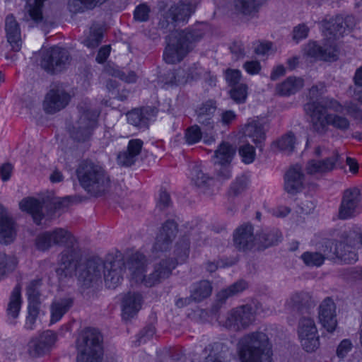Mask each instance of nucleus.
<instances>
[{
  "label": "nucleus",
  "mask_w": 362,
  "mask_h": 362,
  "mask_svg": "<svg viewBox=\"0 0 362 362\" xmlns=\"http://www.w3.org/2000/svg\"><path fill=\"white\" fill-rule=\"evenodd\" d=\"M206 28L197 24L184 30L171 32L168 36L167 46L163 59L168 64H176L182 61L192 49L193 45L200 41L206 34Z\"/></svg>",
  "instance_id": "1"
},
{
  "label": "nucleus",
  "mask_w": 362,
  "mask_h": 362,
  "mask_svg": "<svg viewBox=\"0 0 362 362\" xmlns=\"http://www.w3.org/2000/svg\"><path fill=\"white\" fill-rule=\"evenodd\" d=\"M75 175L80 186L90 196L99 197L108 192L111 180L105 168L90 159L81 160L76 166Z\"/></svg>",
  "instance_id": "2"
},
{
  "label": "nucleus",
  "mask_w": 362,
  "mask_h": 362,
  "mask_svg": "<svg viewBox=\"0 0 362 362\" xmlns=\"http://www.w3.org/2000/svg\"><path fill=\"white\" fill-rule=\"evenodd\" d=\"M237 349L241 362H272V346L267 335L262 332L243 335Z\"/></svg>",
  "instance_id": "3"
},
{
  "label": "nucleus",
  "mask_w": 362,
  "mask_h": 362,
  "mask_svg": "<svg viewBox=\"0 0 362 362\" xmlns=\"http://www.w3.org/2000/svg\"><path fill=\"white\" fill-rule=\"evenodd\" d=\"M196 4L189 1H180L172 5L167 11L166 3L160 1L158 3L160 11H163L158 22V27L160 29L172 30L175 28L176 23H186L196 9Z\"/></svg>",
  "instance_id": "4"
},
{
  "label": "nucleus",
  "mask_w": 362,
  "mask_h": 362,
  "mask_svg": "<svg viewBox=\"0 0 362 362\" xmlns=\"http://www.w3.org/2000/svg\"><path fill=\"white\" fill-rule=\"evenodd\" d=\"M102 337L95 329H86L77 340L78 349L81 354L77 362H100L102 356Z\"/></svg>",
  "instance_id": "5"
},
{
  "label": "nucleus",
  "mask_w": 362,
  "mask_h": 362,
  "mask_svg": "<svg viewBox=\"0 0 362 362\" xmlns=\"http://www.w3.org/2000/svg\"><path fill=\"white\" fill-rule=\"evenodd\" d=\"M255 321V311L251 305L245 304L231 309L226 317L223 326L239 332L247 329Z\"/></svg>",
  "instance_id": "6"
},
{
  "label": "nucleus",
  "mask_w": 362,
  "mask_h": 362,
  "mask_svg": "<svg viewBox=\"0 0 362 362\" xmlns=\"http://www.w3.org/2000/svg\"><path fill=\"white\" fill-rule=\"evenodd\" d=\"M82 257V252L78 245L64 248L59 255L57 274L64 277L76 275L81 271Z\"/></svg>",
  "instance_id": "7"
},
{
  "label": "nucleus",
  "mask_w": 362,
  "mask_h": 362,
  "mask_svg": "<svg viewBox=\"0 0 362 362\" xmlns=\"http://www.w3.org/2000/svg\"><path fill=\"white\" fill-rule=\"evenodd\" d=\"M70 62L69 52L59 47H53L41 52L40 66L48 73L62 71Z\"/></svg>",
  "instance_id": "8"
},
{
  "label": "nucleus",
  "mask_w": 362,
  "mask_h": 362,
  "mask_svg": "<svg viewBox=\"0 0 362 362\" xmlns=\"http://www.w3.org/2000/svg\"><path fill=\"white\" fill-rule=\"evenodd\" d=\"M361 193L358 188L351 187L343 192L338 210V218L347 220L356 217L361 212Z\"/></svg>",
  "instance_id": "9"
},
{
  "label": "nucleus",
  "mask_w": 362,
  "mask_h": 362,
  "mask_svg": "<svg viewBox=\"0 0 362 362\" xmlns=\"http://www.w3.org/2000/svg\"><path fill=\"white\" fill-rule=\"evenodd\" d=\"M328 125L341 132H346L349 129L351 122L347 117L337 114L329 113L325 117L318 111L314 114L312 126L315 132L325 134L327 132Z\"/></svg>",
  "instance_id": "10"
},
{
  "label": "nucleus",
  "mask_w": 362,
  "mask_h": 362,
  "mask_svg": "<svg viewBox=\"0 0 362 362\" xmlns=\"http://www.w3.org/2000/svg\"><path fill=\"white\" fill-rule=\"evenodd\" d=\"M298 334L301 346L307 352H313L320 346L319 336L315 321L310 317L300 319Z\"/></svg>",
  "instance_id": "11"
},
{
  "label": "nucleus",
  "mask_w": 362,
  "mask_h": 362,
  "mask_svg": "<svg viewBox=\"0 0 362 362\" xmlns=\"http://www.w3.org/2000/svg\"><path fill=\"white\" fill-rule=\"evenodd\" d=\"M322 255L325 259L339 260L345 264H352L357 261V255L348 250L345 240L343 242L329 240L326 242Z\"/></svg>",
  "instance_id": "12"
},
{
  "label": "nucleus",
  "mask_w": 362,
  "mask_h": 362,
  "mask_svg": "<svg viewBox=\"0 0 362 362\" xmlns=\"http://www.w3.org/2000/svg\"><path fill=\"white\" fill-rule=\"evenodd\" d=\"M356 24L355 18L351 15H337L323 24L324 35L329 40L341 37L346 29H352Z\"/></svg>",
  "instance_id": "13"
},
{
  "label": "nucleus",
  "mask_w": 362,
  "mask_h": 362,
  "mask_svg": "<svg viewBox=\"0 0 362 362\" xmlns=\"http://www.w3.org/2000/svg\"><path fill=\"white\" fill-rule=\"evenodd\" d=\"M177 259L174 258L162 259L153 266V272L145 280V286L151 287L169 278L177 267Z\"/></svg>",
  "instance_id": "14"
},
{
  "label": "nucleus",
  "mask_w": 362,
  "mask_h": 362,
  "mask_svg": "<svg viewBox=\"0 0 362 362\" xmlns=\"http://www.w3.org/2000/svg\"><path fill=\"white\" fill-rule=\"evenodd\" d=\"M177 233V225L173 220L166 221L162 226L156 236L152 252L157 255L158 252L168 251Z\"/></svg>",
  "instance_id": "15"
},
{
  "label": "nucleus",
  "mask_w": 362,
  "mask_h": 362,
  "mask_svg": "<svg viewBox=\"0 0 362 362\" xmlns=\"http://www.w3.org/2000/svg\"><path fill=\"white\" fill-rule=\"evenodd\" d=\"M70 100V95L60 86H55L46 95L43 106L46 112L55 113L64 108Z\"/></svg>",
  "instance_id": "16"
},
{
  "label": "nucleus",
  "mask_w": 362,
  "mask_h": 362,
  "mask_svg": "<svg viewBox=\"0 0 362 362\" xmlns=\"http://www.w3.org/2000/svg\"><path fill=\"white\" fill-rule=\"evenodd\" d=\"M253 226L244 223L238 227L233 233V242L238 250H251L257 245V235H254Z\"/></svg>",
  "instance_id": "17"
},
{
  "label": "nucleus",
  "mask_w": 362,
  "mask_h": 362,
  "mask_svg": "<svg viewBox=\"0 0 362 362\" xmlns=\"http://www.w3.org/2000/svg\"><path fill=\"white\" fill-rule=\"evenodd\" d=\"M304 54L315 60L336 61L338 50L335 45L322 47L316 42H309L304 47Z\"/></svg>",
  "instance_id": "18"
},
{
  "label": "nucleus",
  "mask_w": 362,
  "mask_h": 362,
  "mask_svg": "<svg viewBox=\"0 0 362 362\" xmlns=\"http://www.w3.org/2000/svg\"><path fill=\"white\" fill-rule=\"evenodd\" d=\"M339 157L338 153L335 152L332 156L325 159H310L305 165V172L309 175L317 178L320 177L334 169Z\"/></svg>",
  "instance_id": "19"
},
{
  "label": "nucleus",
  "mask_w": 362,
  "mask_h": 362,
  "mask_svg": "<svg viewBox=\"0 0 362 362\" xmlns=\"http://www.w3.org/2000/svg\"><path fill=\"white\" fill-rule=\"evenodd\" d=\"M124 262L122 258L104 263V279L107 287L116 288L123 279Z\"/></svg>",
  "instance_id": "20"
},
{
  "label": "nucleus",
  "mask_w": 362,
  "mask_h": 362,
  "mask_svg": "<svg viewBox=\"0 0 362 362\" xmlns=\"http://www.w3.org/2000/svg\"><path fill=\"white\" fill-rule=\"evenodd\" d=\"M320 322L329 332L335 330L337 325L336 305L334 300L327 297L320 303L318 308Z\"/></svg>",
  "instance_id": "21"
},
{
  "label": "nucleus",
  "mask_w": 362,
  "mask_h": 362,
  "mask_svg": "<svg viewBox=\"0 0 362 362\" xmlns=\"http://www.w3.org/2000/svg\"><path fill=\"white\" fill-rule=\"evenodd\" d=\"M127 267L132 279L145 286V280L148 278V276L144 274L147 268L146 256L139 252L133 253L127 260Z\"/></svg>",
  "instance_id": "22"
},
{
  "label": "nucleus",
  "mask_w": 362,
  "mask_h": 362,
  "mask_svg": "<svg viewBox=\"0 0 362 362\" xmlns=\"http://www.w3.org/2000/svg\"><path fill=\"white\" fill-rule=\"evenodd\" d=\"M216 102L208 100L202 103L195 110L197 122L204 127V131L211 132L214 130L215 122L214 116L216 111Z\"/></svg>",
  "instance_id": "23"
},
{
  "label": "nucleus",
  "mask_w": 362,
  "mask_h": 362,
  "mask_svg": "<svg viewBox=\"0 0 362 362\" xmlns=\"http://www.w3.org/2000/svg\"><path fill=\"white\" fill-rule=\"evenodd\" d=\"M156 114L155 109L150 107L135 108L127 113V122L139 129L146 130L149 127L150 120Z\"/></svg>",
  "instance_id": "24"
},
{
  "label": "nucleus",
  "mask_w": 362,
  "mask_h": 362,
  "mask_svg": "<svg viewBox=\"0 0 362 362\" xmlns=\"http://www.w3.org/2000/svg\"><path fill=\"white\" fill-rule=\"evenodd\" d=\"M304 174L299 165L291 167L284 176V189L290 194H296L304 187Z\"/></svg>",
  "instance_id": "25"
},
{
  "label": "nucleus",
  "mask_w": 362,
  "mask_h": 362,
  "mask_svg": "<svg viewBox=\"0 0 362 362\" xmlns=\"http://www.w3.org/2000/svg\"><path fill=\"white\" fill-rule=\"evenodd\" d=\"M143 144V141L139 139L129 140L127 150L118 153L117 157V163L125 167H129L134 164L141 153Z\"/></svg>",
  "instance_id": "26"
},
{
  "label": "nucleus",
  "mask_w": 362,
  "mask_h": 362,
  "mask_svg": "<svg viewBox=\"0 0 362 362\" xmlns=\"http://www.w3.org/2000/svg\"><path fill=\"white\" fill-rule=\"evenodd\" d=\"M315 303L311 294L306 291H297L292 293L286 300V308L291 312H303L313 307Z\"/></svg>",
  "instance_id": "27"
},
{
  "label": "nucleus",
  "mask_w": 362,
  "mask_h": 362,
  "mask_svg": "<svg viewBox=\"0 0 362 362\" xmlns=\"http://www.w3.org/2000/svg\"><path fill=\"white\" fill-rule=\"evenodd\" d=\"M341 109V104L333 98H323L321 101L309 102L304 105V110L310 116L312 124L313 117L317 111L322 114V117H325L327 114L326 113L327 110L339 112Z\"/></svg>",
  "instance_id": "28"
},
{
  "label": "nucleus",
  "mask_w": 362,
  "mask_h": 362,
  "mask_svg": "<svg viewBox=\"0 0 362 362\" xmlns=\"http://www.w3.org/2000/svg\"><path fill=\"white\" fill-rule=\"evenodd\" d=\"M5 31L8 42L12 50L18 52L22 46V38L19 24L15 17L11 14L5 20Z\"/></svg>",
  "instance_id": "29"
},
{
  "label": "nucleus",
  "mask_w": 362,
  "mask_h": 362,
  "mask_svg": "<svg viewBox=\"0 0 362 362\" xmlns=\"http://www.w3.org/2000/svg\"><path fill=\"white\" fill-rule=\"evenodd\" d=\"M143 298L141 293L128 292L122 298V317L128 320L133 317L141 308Z\"/></svg>",
  "instance_id": "30"
},
{
  "label": "nucleus",
  "mask_w": 362,
  "mask_h": 362,
  "mask_svg": "<svg viewBox=\"0 0 362 362\" xmlns=\"http://www.w3.org/2000/svg\"><path fill=\"white\" fill-rule=\"evenodd\" d=\"M104 269V264L100 259L92 258L87 261L86 269L79 272L78 279L83 281L85 286L90 284L101 276V271Z\"/></svg>",
  "instance_id": "31"
},
{
  "label": "nucleus",
  "mask_w": 362,
  "mask_h": 362,
  "mask_svg": "<svg viewBox=\"0 0 362 362\" xmlns=\"http://www.w3.org/2000/svg\"><path fill=\"white\" fill-rule=\"evenodd\" d=\"M16 237V229L13 220L4 211L0 206V243L8 245Z\"/></svg>",
  "instance_id": "32"
},
{
  "label": "nucleus",
  "mask_w": 362,
  "mask_h": 362,
  "mask_svg": "<svg viewBox=\"0 0 362 362\" xmlns=\"http://www.w3.org/2000/svg\"><path fill=\"white\" fill-rule=\"evenodd\" d=\"M243 134L245 136L252 139L260 151H262L264 142L266 139L264 126L259 121L251 120L244 127Z\"/></svg>",
  "instance_id": "33"
},
{
  "label": "nucleus",
  "mask_w": 362,
  "mask_h": 362,
  "mask_svg": "<svg viewBox=\"0 0 362 362\" xmlns=\"http://www.w3.org/2000/svg\"><path fill=\"white\" fill-rule=\"evenodd\" d=\"M78 108L79 116L74 124H77L78 129L85 128L93 132L98 125L99 112L90 107H84L81 105H79Z\"/></svg>",
  "instance_id": "34"
},
{
  "label": "nucleus",
  "mask_w": 362,
  "mask_h": 362,
  "mask_svg": "<svg viewBox=\"0 0 362 362\" xmlns=\"http://www.w3.org/2000/svg\"><path fill=\"white\" fill-rule=\"evenodd\" d=\"M267 0H234L235 11L238 14L254 17Z\"/></svg>",
  "instance_id": "35"
},
{
  "label": "nucleus",
  "mask_w": 362,
  "mask_h": 362,
  "mask_svg": "<svg viewBox=\"0 0 362 362\" xmlns=\"http://www.w3.org/2000/svg\"><path fill=\"white\" fill-rule=\"evenodd\" d=\"M74 300L71 298H64L54 300L50 305V324L56 323L72 307Z\"/></svg>",
  "instance_id": "36"
},
{
  "label": "nucleus",
  "mask_w": 362,
  "mask_h": 362,
  "mask_svg": "<svg viewBox=\"0 0 362 362\" xmlns=\"http://www.w3.org/2000/svg\"><path fill=\"white\" fill-rule=\"evenodd\" d=\"M19 206L22 211H27L32 215L36 224H40L43 218L42 213V205L38 199L32 197L23 199L19 203Z\"/></svg>",
  "instance_id": "37"
},
{
  "label": "nucleus",
  "mask_w": 362,
  "mask_h": 362,
  "mask_svg": "<svg viewBox=\"0 0 362 362\" xmlns=\"http://www.w3.org/2000/svg\"><path fill=\"white\" fill-rule=\"evenodd\" d=\"M21 303V287L16 286L11 292L6 308V315L8 319L11 320V323H16L14 320L18 317Z\"/></svg>",
  "instance_id": "38"
},
{
  "label": "nucleus",
  "mask_w": 362,
  "mask_h": 362,
  "mask_svg": "<svg viewBox=\"0 0 362 362\" xmlns=\"http://www.w3.org/2000/svg\"><path fill=\"white\" fill-rule=\"evenodd\" d=\"M303 84V80L301 78L289 76L276 86V91L280 95H290L300 90Z\"/></svg>",
  "instance_id": "39"
},
{
  "label": "nucleus",
  "mask_w": 362,
  "mask_h": 362,
  "mask_svg": "<svg viewBox=\"0 0 362 362\" xmlns=\"http://www.w3.org/2000/svg\"><path fill=\"white\" fill-rule=\"evenodd\" d=\"M192 180L201 191L207 194H211L210 186L213 181L212 177L205 174L200 166L195 165L192 169Z\"/></svg>",
  "instance_id": "40"
},
{
  "label": "nucleus",
  "mask_w": 362,
  "mask_h": 362,
  "mask_svg": "<svg viewBox=\"0 0 362 362\" xmlns=\"http://www.w3.org/2000/svg\"><path fill=\"white\" fill-rule=\"evenodd\" d=\"M45 0H28L25 6V12L30 18L37 24H42L45 28V21L42 16V8Z\"/></svg>",
  "instance_id": "41"
},
{
  "label": "nucleus",
  "mask_w": 362,
  "mask_h": 362,
  "mask_svg": "<svg viewBox=\"0 0 362 362\" xmlns=\"http://www.w3.org/2000/svg\"><path fill=\"white\" fill-rule=\"evenodd\" d=\"M281 233L278 229L265 230L257 234L258 247H268L277 244L281 240Z\"/></svg>",
  "instance_id": "42"
},
{
  "label": "nucleus",
  "mask_w": 362,
  "mask_h": 362,
  "mask_svg": "<svg viewBox=\"0 0 362 362\" xmlns=\"http://www.w3.org/2000/svg\"><path fill=\"white\" fill-rule=\"evenodd\" d=\"M54 245H63L65 248L77 245V241L74 236L64 228H56L50 231Z\"/></svg>",
  "instance_id": "43"
},
{
  "label": "nucleus",
  "mask_w": 362,
  "mask_h": 362,
  "mask_svg": "<svg viewBox=\"0 0 362 362\" xmlns=\"http://www.w3.org/2000/svg\"><path fill=\"white\" fill-rule=\"evenodd\" d=\"M212 286L210 281L202 280L194 283L191 289V296L195 302H200L211 296Z\"/></svg>",
  "instance_id": "44"
},
{
  "label": "nucleus",
  "mask_w": 362,
  "mask_h": 362,
  "mask_svg": "<svg viewBox=\"0 0 362 362\" xmlns=\"http://www.w3.org/2000/svg\"><path fill=\"white\" fill-rule=\"evenodd\" d=\"M248 288V284L246 281L240 279L228 288L221 290L217 294V300L221 303L233 296L237 295Z\"/></svg>",
  "instance_id": "45"
},
{
  "label": "nucleus",
  "mask_w": 362,
  "mask_h": 362,
  "mask_svg": "<svg viewBox=\"0 0 362 362\" xmlns=\"http://www.w3.org/2000/svg\"><path fill=\"white\" fill-rule=\"evenodd\" d=\"M234 155L232 146L226 142L221 143L216 150L214 157L216 159L215 163L218 165L229 164Z\"/></svg>",
  "instance_id": "46"
},
{
  "label": "nucleus",
  "mask_w": 362,
  "mask_h": 362,
  "mask_svg": "<svg viewBox=\"0 0 362 362\" xmlns=\"http://www.w3.org/2000/svg\"><path fill=\"white\" fill-rule=\"evenodd\" d=\"M296 143V139L294 134L289 132L274 141L273 145L276 146L279 151L290 154L294 151Z\"/></svg>",
  "instance_id": "47"
},
{
  "label": "nucleus",
  "mask_w": 362,
  "mask_h": 362,
  "mask_svg": "<svg viewBox=\"0 0 362 362\" xmlns=\"http://www.w3.org/2000/svg\"><path fill=\"white\" fill-rule=\"evenodd\" d=\"M42 284L40 279L32 280L26 288V294L28 296V305H40V287Z\"/></svg>",
  "instance_id": "48"
},
{
  "label": "nucleus",
  "mask_w": 362,
  "mask_h": 362,
  "mask_svg": "<svg viewBox=\"0 0 362 362\" xmlns=\"http://www.w3.org/2000/svg\"><path fill=\"white\" fill-rule=\"evenodd\" d=\"M221 349L222 344L220 343L207 346L204 349V351L208 353V355L203 362H227Z\"/></svg>",
  "instance_id": "49"
},
{
  "label": "nucleus",
  "mask_w": 362,
  "mask_h": 362,
  "mask_svg": "<svg viewBox=\"0 0 362 362\" xmlns=\"http://www.w3.org/2000/svg\"><path fill=\"white\" fill-rule=\"evenodd\" d=\"M17 260L14 257L0 252V280L5 278L16 267Z\"/></svg>",
  "instance_id": "50"
},
{
  "label": "nucleus",
  "mask_w": 362,
  "mask_h": 362,
  "mask_svg": "<svg viewBox=\"0 0 362 362\" xmlns=\"http://www.w3.org/2000/svg\"><path fill=\"white\" fill-rule=\"evenodd\" d=\"M300 258L308 267H320L325 261V257L322 253L317 252H305Z\"/></svg>",
  "instance_id": "51"
},
{
  "label": "nucleus",
  "mask_w": 362,
  "mask_h": 362,
  "mask_svg": "<svg viewBox=\"0 0 362 362\" xmlns=\"http://www.w3.org/2000/svg\"><path fill=\"white\" fill-rule=\"evenodd\" d=\"M67 7L69 11L74 14L83 13L94 8L89 0H68Z\"/></svg>",
  "instance_id": "52"
},
{
  "label": "nucleus",
  "mask_w": 362,
  "mask_h": 362,
  "mask_svg": "<svg viewBox=\"0 0 362 362\" xmlns=\"http://www.w3.org/2000/svg\"><path fill=\"white\" fill-rule=\"evenodd\" d=\"M93 132L85 128H77V124H74L69 129L70 136L77 142H86L88 141Z\"/></svg>",
  "instance_id": "53"
},
{
  "label": "nucleus",
  "mask_w": 362,
  "mask_h": 362,
  "mask_svg": "<svg viewBox=\"0 0 362 362\" xmlns=\"http://www.w3.org/2000/svg\"><path fill=\"white\" fill-rule=\"evenodd\" d=\"M230 95L236 103H244L247 97V86L240 83L233 86L230 90Z\"/></svg>",
  "instance_id": "54"
},
{
  "label": "nucleus",
  "mask_w": 362,
  "mask_h": 362,
  "mask_svg": "<svg viewBox=\"0 0 362 362\" xmlns=\"http://www.w3.org/2000/svg\"><path fill=\"white\" fill-rule=\"evenodd\" d=\"M49 349L43 342L35 338L28 343V351L32 357H37L45 354Z\"/></svg>",
  "instance_id": "55"
},
{
  "label": "nucleus",
  "mask_w": 362,
  "mask_h": 362,
  "mask_svg": "<svg viewBox=\"0 0 362 362\" xmlns=\"http://www.w3.org/2000/svg\"><path fill=\"white\" fill-rule=\"evenodd\" d=\"M40 311V305H28V315L25 323L26 329L32 330L34 329Z\"/></svg>",
  "instance_id": "56"
},
{
  "label": "nucleus",
  "mask_w": 362,
  "mask_h": 362,
  "mask_svg": "<svg viewBox=\"0 0 362 362\" xmlns=\"http://www.w3.org/2000/svg\"><path fill=\"white\" fill-rule=\"evenodd\" d=\"M248 179L245 175H241L232 182L228 193L230 195L238 196L245 191L247 187Z\"/></svg>",
  "instance_id": "57"
},
{
  "label": "nucleus",
  "mask_w": 362,
  "mask_h": 362,
  "mask_svg": "<svg viewBox=\"0 0 362 362\" xmlns=\"http://www.w3.org/2000/svg\"><path fill=\"white\" fill-rule=\"evenodd\" d=\"M202 137V132L199 125L194 124L186 129L185 139L188 144H194L199 142Z\"/></svg>",
  "instance_id": "58"
},
{
  "label": "nucleus",
  "mask_w": 362,
  "mask_h": 362,
  "mask_svg": "<svg viewBox=\"0 0 362 362\" xmlns=\"http://www.w3.org/2000/svg\"><path fill=\"white\" fill-rule=\"evenodd\" d=\"M103 34L100 28L91 30L90 35L83 41L88 48L94 49L99 46L103 40Z\"/></svg>",
  "instance_id": "59"
},
{
  "label": "nucleus",
  "mask_w": 362,
  "mask_h": 362,
  "mask_svg": "<svg viewBox=\"0 0 362 362\" xmlns=\"http://www.w3.org/2000/svg\"><path fill=\"white\" fill-rule=\"evenodd\" d=\"M239 153L242 157L243 161L246 164L252 163L255 158V148L249 144L240 146L239 148Z\"/></svg>",
  "instance_id": "60"
},
{
  "label": "nucleus",
  "mask_w": 362,
  "mask_h": 362,
  "mask_svg": "<svg viewBox=\"0 0 362 362\" xmlns=\"http://www.w3.org/2000/svg\"><path fill=\"white\" fill-rule=\"evenodd\" d=\"M35 245L37 248L42 251L48 250L54 245L50 231L39 235L36 238Z\"/></svg>",
  "instance_id": "61"
},
{
  "label": "nucleus",
  "mask_w": 362,
  "mask_h": 362,
  "mask_svg": "<svg viewBox=\"0 0 362 362\" xmlns=\"http://www.w3.org/2000/svg\"><path fill=\"white\" fill-rule=\"evenodd\" d=\"M242 74L238 69H228L225 71V78L227 83L230 86H235L239 85Z\"/></svg>",
  "instance_id": "62"
},
{
  "label": "nucleus",
  "mask_w": 362,
  "mask_h": 362,
  "mask_svg": "<svg viewBox=\"0 0 362 362\" xmlns=\"http://www.w3.org/2000/svg\"><path fill=\"white\" fill-rule=\"evenodd\" d=\"M150 8L146 4H140L136 6L134 12V17L137 21L144 22L148 20Z\"/></svg>",
  "instance_id": "63"
},
{
  "label": "nucleus",
  "mask_w": 362,
  "mask_h": 362,
  "mask_svg": "<svg viewBox=\"0 0 362 362\" xmlns=\"http://www.w3.org/2000/svg\"><path fill=\"white\" fill-rule=\"evenodd\" d=\"M156 329L152 325H148L141 329L138 335L139 344L146 343L155 334Z\"/></svg>",
  "instance_id": "64"
}]
</instances>
